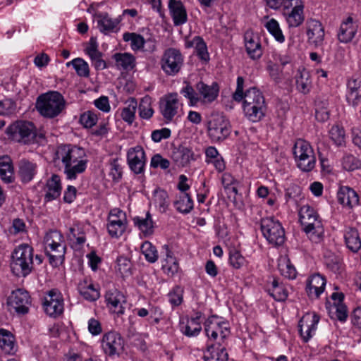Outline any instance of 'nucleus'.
I'll list each match as a JSON object with an SVG mask.
<instances>
[{
  "label": "nucleus",
  "mask_w": 361,
  "mask_h": 361,
  "mask_svg": "<svg viewBox=\"0 0 361 361\" xmlns=\"http://www.w3.org/2000/svg\"><path fill=\"white\" fill-rule=\"evenodd\" d=\"M168 6L174 25L179 26L187 22V11L180 1L169 0Z\"/></svg>",
  "instance_id": "a878e982"
},
{
  "label": "nucleus",
  "mask_w": 361,
  "mask_h": 361,
  "mask_svg": "<svg viewBox=\"0 0 361 361\" xmlns=\"http://www.w3.org/2000/svg\"><path fill=\"white\" fill-rule=\"evenodd\" d=\"M154 203L161 212H166L169 206V195L164 190H157L154 192Z\"/></svg>",
  "instance_id": "603ef678"
},
{
  "label": "nucleus",
  "mask_w": 361,
  "mask_h": 361,
  "mask_svg": "<svg viewBox=\"0 0 361 361\" xmlns=\"http://www.w3.org/2000/svg\"><path fill=\"white\" fill-rule=\"evenodd\" d=\"M125 42H130V47L133 51H138L143 49L146 41L144 37L135 32H125L123 35Z\"/></svg>",
  "instance_id": "49530a36"
},
{
  "label": "nucleus",
  "mask_w": 361,
  "mask_h": 361,
  "mask_svg": "<svg viewBox=\"0 0 361 361\" xmlns=\"http://www.w3.org/2000/svg\"><path fill=\"white\" fill-rule=\"evenodd\" d=\"M330 137L337 146H341L345 142V131L338 126H334L329 131Z\"/></svg>",
  "instance_id": "69168bd1"
},
{
  "label": "nucleus",
  "mask_w": 361,
  "mask_h": 361,
  "mask_svg": "<svg viewBox=\"0 0 361 361\" xmlns=\"http://www.w3.org/2000/svg\"><path fill=\"white\" fill-rule=\"evenodd\" d=\"M72 66L77 75L80 77L88 78L90 76V68L88 63L82 58H75L66 63V66Z\"/></svg>",
  "instance_id": "a18cd8bd"
},
{
  "label": "nucleus",
  "mask_w": 361,
  "mask_h": 361,
  "mask_svg": "<svg viewBox=\"0 0 361 361\" xmlns=\"http://www.w3.org/2000/svg\"><path fill=\"white\" fill-rule=\"evenodd\" d=\"M180 331L187 337H196L202 331L200 323H196L195 319H187L186 322L181 321L180 322Z\"/></svg>",
  "instance_id": "ea45409f"
},
{
  "label": "nucleus",
  "mask_w": 361,
  "mask_h": 361,
  "mask_svg": "<svg viewBox=\"0 0 361 361\" xmlns=\"http://www.w3.org/2000/svg\"><path fill=\"white\" fill-rule=\"evenodd\" d=\"M181 105L176 92L169 93L160 99L159 111L166 123L173 121L178 116Z\"/></svg>",
  "instance_id": "f8f14e48"
},
{
  "label": "nucleus",
  "mask_w": 361,
  "mask_h": 361,
  "mask_svg": "<svg viewBox=\"0 0 361 361\" xmlns=\"http://www.w3.org/2000/svg\"><path fill=\"white\" fill-rule=\"evenodd\" d=\"M173 205L178 212L184 214H189L194 207L192 197L188 192L177 195Z\"/></svg>",
  "instance_id": "c9c22d12"
},
{
  "label": "nucleus",
  "mask_w": 361,
  "mask_h": 361,
  "mask_svg": "<svg viewBox=\"0 0 361 361\" xmlns=\"http://www.w3.org/2000/svg\"><path fill=\"white\" fill-rule=\"evenodd\" d=\"M85 157V150L72 145H61L56 152V159L62 162L64 173L68 180H75L86 170L87 161Z\"/></svg>",
  "instance_id": "f257e3e1"
},
{
  "label": "nucleus",
  "mask_w": 361,
  "mask_h": 361,
  "mask_svg": "<svg viewBox=\"0 0 361 361\" xmlns=\"http://www.w3.org/2000/svg\"><path fill=\"white\" fill-rule=\"evenodd\" d=\"M337 199L341 204L348 208L357 205L359 202L357 192L348 186L340 187L337 192Z\"/></svg>",
  "instance_id": "c756f323"
},
{
  "label": "nucleus",
  "mask_w": 361,
  "mask_h": 361,
  "mask_svg": "<svg viewBox=\"0 0 361 361\" xmlns=\"http://www.w3.org/2000/svg\"><path fill=\"white\" fill-rule=\"evenodd\" d=\"M342 165L345 170L352 171L361 168V161L353 155L348 154L343 157Z\"/></svg>",
  "instance_id": "e2e57ef3"
},
{
  "label": "nucleus",
  "mask_w": 361,
  "mask_h": 361,
  "mask_svg": "<svg viewBox=\"0 0 361 361\" xmlns=\"http://www.w3.org/2000/svg\"><path fill=\"white\" fill-rule=\"evenodd\" d=\"M355 33L356 27L353 24V20L348 17L340 26L338 39L342 43H348L353 39Z\"/></svg>",
  "instance_id": "72a5a7b5"
},
{
  "label": "nucleus",
  "mask_w": 361,
  "mask_h": 361,
  "mask_svg": "<svg viewBox=\"0 0 361 361\" xmlns=\"http://www.w3.org/2000/svg\"><path fill=\"white\" fill-rule=\"evenodd\" d=\"M326 278L320 274L311 275L306 281V293L311 299H317L325 290Z\"/></svg>",
  "instance_id": "412c9836"
},
{
  "label": "nucleus",
  "mask_w": 361,
  "mask_h": 361,
  "mask_svg": "<svg viewBox=\"0 0 361 361\" xmlns=\"http://www.w3.org/2000/svg\"><path fill=\"white\" fill-rule=\"evenodd\" d=\"M346 99L349 104L356 107L361 104V77H353L347 83Z\"/></svg>",
  "instance_id": "b1692460"
},
{
  "label": "nucleus",
  "mask_w": 361,
  "mask_h": 361,
  "mask_svg": "<svg viewBox=\"0 0 361 361\" xmlns=\"http://www.w3.org/2000/svg\"><path fill=\"white\" fill-rule=\"evenodd\" d=\"M293 151L297 166L301 171L310 172L314 169L316 157L311 145L307 141L298 140L295 142Z\"/></svg>",
  "instance_id": "0eeeda50"
},
{
  "label": "nucleus",
  "mask_w": 361,
  "mask_h": 361,
  "mask_svg": "<svg viewBox=\"0 0 361 361\" xmlns=\"http://www.w3.org/2000/svg\"><path fill=\"white\" fill-rule=\"evenodd\" d=\"M279 269L282 276L289 279L296 277L297 271L295 268L290 264L289 259H284L279 262Z\"/></svg>",
  "instance_id": "bf43d9fd"
},
{
  "label": "nucleus",
  "mask_w": 361,
  "mask_h": 361,
  "mask_svg": "<svg viewBox=\"0 0 361 361\" xmlns=\"http://www.w3.org/2000/svg\"><path fill=\"white\" fill-rule=\"evenodd\" d=\"M344 238L347 247L352 252H356L360 249L361 240L355 228H348L344 235Z\"/></svg>",
  "instance_id": "37998d69"
},
{
  "label": "nucleus",
  "mask_w": 361,
  "mask_h": 361,
  "mask_svg": "<svg viewBox=\"0 0 361 361\" xmlns=\"http://www.w3.org/2000/svg\"><path fill=\"white\" fill-rule=\"evenodd\" d=\"M33 249L27 244L19 245L12 254L11 269L18 277H26L32 270Z\"/></svg>",
  "instance_id": "423d86ee"
},
{
  "label": "nucleus",
  "mask_w": 361,
  "mask_h": 361,
  "mask_svg": "<svg viewBox=\"0 0 361 361\" xmlns=\"http://www.w3.org/2000/svg\"><path fill=\"white\" fill-rule=\"evenodd\" d=\"M141 250L146 260L149 263H154L157 261L159 255L154 245L150 242L145 241L141 246Z\"/></svg>",
  "instance_id": "864d4df0"
},
{
  "label": "nucleus",
  "mask_w": 361,
  "mask_h": 361,
  "mask_svg": "<svg viewBox=\"0 0 361 361\" xmlns=\"http://www.w3.org/2000/svg\"><path fill=\"white\" fill-rule=\"evenodd\" d=\"M146 161L145 152L141 146L137 145L128 150L127 163L134 173L140 174L145 171Z\"/></svg>",
  "instance_id": "dca6fc26"
},
{
  "label": "nucleus",
  "mask_w": 361,
  "mask_h": 361,
  "mask_svg": "<svg viewBox=\"0 0 361 361\" xmlns=\"http://www.w3.org/2000/svg\"><path fill=\"white\" fill-rule=\"evenodd\" d=\"M97 27L102 33L105 35L114 31L119 21L117 19L110 18L107 13L99 12L95 13Z\"/></svg>",
  "instance_id": "2f4dec72"
},
{
  "label": "nucleus",
  "mask_w": 361,
  "mask_h": 361,
  "mask_svg": "<svg viewBox=\"0 0 361 361\" xmlns=\"http://www.w3.org/2000/svg\"><path fill=\"white\" fill-rule=\"evenodd\" d=\"M243 109L246 118L252 122L259 121L265 114V99L261 91L256 87L246 90Z\"/></svg>",
  "instance_id": "39448f33"
},
{
  "label": "nucleus",
  "mask_w": 361,
  "mask_h": 361,
  "mask_svg": "<svg viewBox=\"0 0 361 361\" xmlns=\"http://www.w3.org/2000/svg\"><path fill=\"white\" fill-rule=\"evenodd\" d=\"M204 331L207 336L214 341L219 336V339L224 341L230 334L228 324L220 321L216 316H212L206 320Z\"/></svg>",
  "instance_id": "4468645a"
},
{
  "label": "nucleus",
  "mask_w": 361,
  "mask_h": 361,
  "mask_svg": "<svg viewBox=\"0 0 361 361\" xmlns=\"http://www.w3.org/2000/svg\"><path fill=\"white\" fill-rule=\"evenodd\" d=\"M245 50L249 57L257 60L263 54L259 37L252 31H247L244 35Z\"/></svg>",
  "instance_id": "5701e85b"
},
{
  "label": "nucleus",
  "mask_w": 361,
  "mask_h": 361,
  "mask_svg": "<svg viewBox=\"0 0 361 361\" xmlns=\"http://www.w3.org/2000/svg\"><path fill=\"white\" fill-rule=\"evenodd\" d=\"M61 184L59 176L53 174L46 183L44 201L51 202L57 199L61 193Z\"/></svg>",
  "instance_id": "c85d7f7f"
},
{
  "label": "nucleus",
  "mask_w": 361,
  "mask_h": 361,
  "mask_svg": "<svg viewBox=\"0 0 361 361\" xmlns=\"http://www.w3.org/2000/svg\"><path fill=\"white\" fill-rule=\"evenodd\" d=\"M117 271L122 276L130 274V261L126 257L120 256L117 258Z\"/></svg>",
  "instance_id": "774afa93"
},
{
  "label": "nucleus",
  "mask_w": 361,
  "mask_h": 361,
  "mask_svg": "<svg viewBox=\"0 0 361 361\" xmlns=\"http://www.w3.org/2000/svg\"><path fill=\"white\" fill-rule=\"evenodd\" d=\"M228 357L225 348L213 349L209 355L204 356L205 361H228Z\"/></svg>",
  "instance_id": "338daca9"
},
{
  "label": "nucleus",
  "mask_w": 361,
  "mask_h": 361,
  "mask_svg": "<svg viewBox=\"0 0 361 361\" xmlns=\"http://www.w3.org/2000/svg\"><path fill=\"white\" fill-rule=\"evenodd\" d=\"M113 59L119 70L130 71L135 66V58L130 53H116L113 56Z\"/></svg>",
  "instance_id": "e433bc0d"
},
{
  "label": "nucleus",
  "mask_w": 361,
  "mask_h": 361,
  "mask_svg": "<svg viewBox=\"0 0 361 361\" xmlns=\"http://www.w3.org/2000/svg\"><path fill=\"white\" fill-rule=\"evenodd\" d=\"M8 305L20 314H27L31 305V298L27 291L18 288L13 290L7 300Z\"/></svg>",
  "instance_id": "2eb2a0df"
},
{
  "label": "nucleus",
  "mask_w": 361,
  "mask_h": 361,
  "mask_svg": "<svg viewBox=\"0 0 361 361\" xmlns=\"http://www.w3.org/2000/svg\"><path fill=\"white\" fill-rule=\"evenodd\" d=\"M105 300L110 310L118 315L123 314L125 308L122 303L125 302L123 293L116 288L109 289L105 294Z\"/></svg>",
  "instance_id": "393cba45"
},
{
  "label": "nucleus",
  "mask_w": 361,
  "mask_h": 361,
  "mask_svg": "<svg viewBox=\"0 0 361 361\" xmlns=\"http://www.w3.org/2000/svg\"><path fill=\"white\" fill-rule=\"evenodd\" d=\"M207 132L212 141H223L231 133L230 123L223 115H212L207 123Z\"/></svg>",
  "instance_id": "9d476101"
},
{
  "label": "nucleus",
  "mask_w": 361,
  "mask_h": 361,
  "mask_svg": "<svg viewBox=\"0 0 361 361\" xmlns=\"http://www.w3.org/2000/svg\"><path fill=\"white\" fill-rule=\"evenodd\" d=\"M319 216L317 210L309 204L302 206L299 210V221L300 224H307L310 219Z\"/></svg>",
  "instance_id": "4d7b16f0"
},
{
  "label": "nucleus",
  "mask_w": 361,
  "mask_h": 361,
  "mask_svg": "<svg viewBox=\"0 0 361 361\" xmlns=\"http://www.w3.org/2000/svg\"><path fill=\"white\" fill-rule=\"evenodd\" d=\"M295 78L296 90L303 94H309L312 87L310 72L304 67H299Z\"/></svg>",
  "instance_id": "bb28decb"
},
{
  "label": "nucleus",
  "mask_w": 361,
  "mask_h": 361,
  "mask_svg": "<svg viewBox=\"0 0 361 361\" xmlns=\"http://www.w3.org/2000/svg\"><path fill=\"white\" fill-rule=\"evenodd\" d=\"M163 248L165 251V258L162 262V269L168 274H174L178 271V263L168 245H164Z\"/></svg>",
  "instance_id": "a19ab883"
},
{
  "label": "nucleus",
  "mask_w": 361,
  "mask_h": 361,
  "mask_svg": "<svg viewBox=\"0 0 361 361\" xmlns=\"http://www.w3.org/2000/svg\"><path fill=\"white\" fill-rule=\"evenodd\" d=\"M15 338L8 330L0 329V348L6 354L15 353Z\"/></svg>",
  "instance_id": "4c0bfd02"
},
{
  "label": "nucleus",
  "mask_w": 361,
  "mask_h": 361,
  "mask_svg": "<svg viewBox=\"0 0 361 361\" xmlns=\"http://www.w3.org/2000/svg\"><path fill=\"white\" fill-rule=\"evenodd\" d=\"M260 228L263 236L273 246H280L285 242V231L281 223L273 216L262 218Z\"/></svg>",
  "instance_id": "6e6552de"
},
{
  "label": "nucleus",
  "mask_w": 361,
  "mask_h": 361,
  "mask_svg": "<svg viewBox=\"0 0 361 361\" xmlns=\"http://www.w3.org/2000/svg\"><path fill=\"white\" fill-rule=\"evenodd\" d=\"M267 292L276 301H285L288 295L287 288L282 283H279L278 279L272 277L267 281Z\"/></svg>",
  "instance_id": "7c9ffc66"
},
{
  "label": "nucleus",
  "mask_w": 361,
  "mask_h": 361,
  "mask_svg": "<svg viewBox=\"0 0 361 361\" xmlns=\"http://www.w3.org/2000/svg\"><path fill=\"white\" fill-rule=\"evenodd\" d=\"M35 106L41 116L47 118H54L65 109L66 100L59 92L49 91L38 96Z\"/></svg>",
  "instance_id": "20e7f679"
},
{
  "label": "nucleus",
  "mask_w": 361,
  "mask_h": 361,
  "mask_svg": "<svg viewBox=\"0 0 361 361\" xmlns=\"http://www.w3.org/2000/svg\"><path fill=\"white\" fill-rule=\"evenodd\" d=\"M127 227V221H114L112 224H107V229L109 235L118 238L125 232Z\"/></svg>",
  "instance_id": "13d9d810"
},
{
  "label": "nucleus",
  "mask_w": 361,
  "mask_h": 361,
  "mask_svg": "<svg viewBox=\"0 0 361 361\" xmlns=\"http://www.w3.org/2000/svg\"><path fill=\"white\" fill-rule=\"evenodd\" d=\"M183 288L180 286H176L169 293V301L173 306L180 305L183 300Z\"/></svg>",
  "instance_id": "680f3d73"
},
{
  "label": "nucleus",
  "mask_w": 361,
  "mask_h": 361,
  "mask_svg": "<svg viewBox=\"0 0 361 361\" xmlns=\"http://www.w3.org/2000/svg\"><path fill=\"white\" fill-rule=\"evenodd\" d=\"M324 263L326 267L335 274H338L342 270L343 262L341 258L334 254L326 255Z\"/></svg>",
  "instance_id": "3c124183"
},
{
  "label": "nucleus",
  "mask_w": 361,
  "mask_h": 361,
  "mask_svg": "<svg viewBox=\"0 0 361 361\" xmlns=\"http://www.w3.org/2000/svg\"><path fill=\"white\" fill-rule=\"evenodd\" d=\"M16 103L12 99L6 98L0 100V116H8L15 113Z\"/></svg>",
  "instance_id": "052dcab7"
},
{
  "label": "nucleus",
  "mask_w": 361,
  "mask_h": 361,
  "mask_svg": "<svg viewBox=\"0 0 361 361\" xmlns=\"http://www.w3.org/2000/svg\"><path fill=\"white\" fill-rule=\"evenodd\" d=\"M304 4L295 5V8L288 12L283 13V16L289 27L300 26L305 20Z\"/></svg>",
  "instance_id": "f704fd0d"
},
{
  "label": "nucleus",
  "mask_w": 361,
  "mask_h": 361,
  "mask_svg": "<svg viewBox=\"0 0 361 361\" xmlns=\"http://www.w3.org/2000/svg\"><path fill=\"white\" fill-rule=\"evenodd\" d=\"M137 108V102L135 98H130L128 101L127 106L122 109L121 116L122 119L128 123L132 124L135 118V112Z\"/></svg>",
  "instance_id": "c03bdc74"
},
{
  "label": "nucleus",
  "mask_w": 361,
  "mask_h": 361,
  "mask_svg": "<svg viewBox=\"0 0 361 361\" xmlns=\"http://www.w3.org/2000/svg\"><path fill=\"white\" fill-rule=\"evenodd\" d=\"M194 42L196 44L195 51L199 59L204 61L209 60V55L207 51V47L203 38L200 36L194 37Z\"/></svg>",
  "instance_id": "5fc2aeb1"
},
{
  "label": "nucleus",
  "mask_w": 361,
  "mask_h": 361,
  "mask_svg": "<svg viewBox=\"0 0 361 361\" xmlns=\"http://www.w3.org/2000/svg\"><path fill=\"white\" fill-rule=\"evenodd\" d=\"M319 322V317L315 313H307L299 321L300 334L305 342L314 335Z\"/></svg>",
  "instance_id": "f3484780"
},
{
  "label": "nucleus",
  "mask_w": 361,
  "mask_h": 361,
  "mask_svg": "<svg viewBox=\"0 0 361 361\" xmlns=\"http://www.w3.org/2000/svg\"><path fill=\"white\" fill-rule=\"evenodd\" d=\"M135 226L145 235H149L154 232V223L150 213L148 212L145 218L135 216L133 219Z\"/></svg>",
  "instance_id": "79ce46f5"
},
{
  "label": "nucleus",
  "mask_w": 361,
  "mask_h": 361,
  "mask_svg": "<svg viewBox=\"0 0 361 361\" xmlns=\"http://www.w3.org/2000/svg\"><path fill=\"white\" fill-rule=\"evenodd\" d=\"M197 91L200 102L203 104H209L216 99L219 92V86L217 82H214L209 85L202 81L195 85Z\"/></svg>",
  "instance_id": "6ab92c4d"
},
{
  "label": "nucleus",
  "mask_w": 361,
  "mask_h": 361,
  "mask_svg": "<svg viewBox=\"0 0 361 361\" xmlns=\"http://www.w3.org/2000/svg\"><path fill=\"white\" fill-rule=\"evenodd\" d=\"M229 264L234 269H240L245 264V259L240 251L233 249L229 252Z\"/></svg>",
  "instance_id": "0e129e2a"
},
{
  "label": "nucleus",
  "mask_w": 361,
  "mask_h": 361,
  "mask_svg": "<svg viewBox=\"0 0 361 361\" xmlns=\"http://www.w3.org/2000/svg\"><path fill=\"white\" fill-rule=\"evenodd\" d=\"M171 158L178 166L185 167L195 161L197 156L191 147L180 145L173 149Z\"/></svg>",
  "instance_id": "4be33fe9"
},
{
  "label": "nucleus",
  "mask_w": 361,
  "mask_h": 361,
  "mask_svg": "<svg viewBox=\"0 0 361 361\" xmlns=\"http://www.w3.org/2000/svg\"><path fill=\"white\" fill-rule=\"evenodd\" d=\"M42 305L45 313L49 317L56 318L60 316L64 310L62 294L56 289H51L45 295Z\"/></svg>",
  "instance_id": "ddd939ff"
},
{
  "label": "nucleus",
  "mask_w": 361,
  "mask_h": 361,
  "mask_svg": "<svg viewBox=\"0 0 361 361\" xmlns=\"http://www.w3.org/2000/svg\"><path fill=\"white\" fill-rule=\"evenodd\" d=\"M0 177L5 183H9L13 180V166L8 156L0 157Z\"/></svg>",
  "instance_id": "58836bf2"
},
{
  "label": "nucleus",
  "mask_w": 361,
  "mask_h": 361,
  "mask_svg": "<svg viewBox=\"0 0 361 361\" xmlns=\"http://www.w3.org/2000/svg\"><path fill=\"white\" fill-rule=\"evenodd\" d=\"M138 107L139 116L142 119L148 120L154 114V109L152 106V99L145 96L141 99Z\"/></svg>",
  "instance_id": "de8ad7c7"
},
{
  "label": "nucleus",
  "mask_w": 361,
  "mask_h": 361,
  "mask_svg": "<svg viewBox=\"0 0 361 361\" xmlns=\"http://www.w3.org/2000/svg\"><path fill=\"white\" fill-rule=\"evenodd\" d=\"M6 133L8 139L23 145L38 143L45 138L43 133H37L32 122L17 121L6 128Z\"/></svg>",
  "instance_id": "f03ea898"
},
{
  "label": "nucleus",
  "mask_w": 361,
  "mask_h": 361,
  "mask_svg": "<svg viewBox=\"0 0 361 361\" xmlns=\"http://www.w3.org/2000/svg\"><path fill=\"white\" fill-rule=\"evenodd\" d=\"M185 86L181 88L180 93L188 99L190 106H197L200 102V98L197 92L194 90L192 85L187 81L184 82Z\"/></svg>",
  "instance_id": "09e8293b"
},
{
  "label": "nucleus",
  "mask_w": 361,
  "mask_h": 361,
  "mask_svg": "<svg viewBox=\"0 0 361 361\" xmlns=\"http://www.w3.org/2000/svg\"><path fill=\"white\" fill-rule=\"evenodd\" d=\"M306 25L308 42L316 47L321 46L324 39V28L321 22L311 18L307 21Z\"/></svg>",
  "instance_id": "aec40b11"
},
{
  "label": "nucleus",
  "mask_w": 361,
  "mask_h": 361,
  "mask_svg": "<svg viewBox=\"0 0 361 361\" xmlns=\"http://www.w3.org/2000/svg\"><path fill=\"white\" fill-rule=\"evenodd\" d=\"M160 67L168 76H175L184 65V56L180 50L169 47L164 50L160 59Z\"/></svg>",
  "instance_id": "1a4fd4ad"
},
{
  "label": "nucleus",
  "mask_w": 361,
  "mask_h": 361,
  "mask_svg": "<svg viewBox=\"0 0 361 361\" xmlns=\"http://www.w3.org/2000/svg\"><path fill=\"white\" fill-rule=\"evenodd\" d=\"M100 343L104 353L111 357L119 356L123 353L125 345L123 337L114 331L104 334Z\"/></svg>",
  "instance_id": "9b49d317"
},
{
  "label": "nucleus",
  "mask_w": 361,
  "mask_h": 361,
  "mask_svg": "<svg viewBox=\"0 0 361 361\" xmlns=\"http://www.w3.org/2000/svg\"><path fill=\"white\" fill-rule=\"evenodd\" d=\"M265 27L277 42L283 43L285 41V37L276 20L271 18L267 21L265 24Z\"/></svg>",
  "instance_id": "8fccbe9b"
},
{
  "label": "nucleus",
  "mask_w": 361,
  "mask_h": 361,
  "mask_svg": "<svg viewBox=\"0 0 361 361\" xmlns=\"http://www.w3.org/2000/svg\"><path fill=\"white\" fill-rule=\"evenodd\" d=\"M37 173L36 163L22 159L18 163V176L23 183H30Z\"/></svg>",
  "instance_id": "cd10ccee"
},
{
  "label": "nucleus",
  "mask_w": 361,
  "mask_h": 361,
  "mask_svg": "<svg viewBox=\"0 0 361 361\" xmlns=\"http://www.w3.org/2000/svg\"><path fill=\"white\" fill-rule=\"evenodd\" d=\"M45 253L49 264L57 267L63 263L66 245L62 233L57 230H50L44 238Z\"/></svg>",
  "instance_id": "7ed1b4c3"
},
{
  "label": "nucleus",
  "mask_w": 361,
  "mask_h": 361,
  "mask_svg": "<svg viewBox=\"0 0 361 361\" xmlns=\"http://www.w3.org/2000/svg\"><path fill=\"white\" fill-rule=\"evenodd\" d=\"M301 225L302 231L312 243H319L323 240L324 229L319 215L314 219H310L307 224H301Z\"/></svg>",
  "instance_id": "a211bd4d"
},
{
  "label": "nucleus",
  "mask_w": 361,
  "mask_h": 361,
  "mask_svg": "<svg viewBox=\"0 0 361 361\" xmlns=\"http://www.w3.org/2000/svg\"><path fill=\"white\" fill-rule=\"evenodd\" d=\"M78 290L81 296L88 301H95L99 298V292L90 279L85 278L80 281L78 286Z\"/></svg>",
  "instance_id": "473e14b6"
},
{
  "label": "nucleus",
  "mask_w": 361,
  "mask_h": 361,
  "mask_svg": "<svg viewBox=\"0 0 361 361\" xmlns=\"http://www.w3.org/2000/svg\"><path fill=\"white\" fill-rule=\"evenodd\" d=\"M98 121L97 114L92 111L82 113L79 119L80 123L85 128H91L96 125Z\"/></svg>",
  "instance_id": "6e6d98bb"
}]
</instances>
